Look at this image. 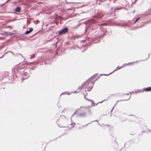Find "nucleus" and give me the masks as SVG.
Masks as SVG:
<instances>
[{"mask_svg": "<svg viewBox=\"0 0 151 151\" xmlns=\"http://www.w3.org/2000/svg\"><path fill=\"white\" fill-rule=\"evenodd\" d=\"M79 115L81 116H84L87 113L91 114V110L89 107H85L83 106L81 107L79 109Z\"/></svg>", "mask_w": 151, "mask_h": 151, "instance_id": "f257e3e1", "label": "nucleus"}, {"mask_svg": "<svg viewBox=\"0 0 151 151\" xmlns=\"http://www.w3.org/2000/svg\"><path fill=\"white\" fill-rule=\"evenodd\" d=\"M93 79V78L92 77L86 81V88L88 89V90H90L91 89L93 86V82L91 81V80Z\"/></svg>", "mask_w": 151, "mask_h": 151, "instance_id": "f03ea898", "label": "nucleus"}, {"mask_svg": "<svg viewBox=\"0 0 151 151\" xmlns=\"http://www.w3.org/2000/svg\"><path fill=\"white\" fill-rule=\"evenodd\" d=\"M68 31V29L67 28H65L61 30L59 32V34L60 35L63 34H65Z\"/></svg>", "mask_w": 151, "mask_h": 151, "instance_id": "7ed1b4c3", "label": "nucleus"}, {"mask_svg": "<svg viewBox=\"0 0 151 151\" xmlns=\"http://www.w3.org/2000/svg\"><path fill=\"white\" fill-rule=\"evenodd\" d=\"M151 91V87H149L147 88H144L142 91H139V92L142 93L144 91Z\"/></svg>", "mask_w": 151, "mask_h": 151, "instance_id": "20e7f679", "label": "nucleus"}, {"mask_svg": "<svg viewBox=\"0 0 151 151\" xmlns=\"http://www.w3.org/2000/svg\"><path fill=\"white\" fill-rule=\"evenodd\" d=\"M18 68L19 69H23L24 68L27 66L26 64L25 63H20L18 65Z\"/></svg>", "mask_w": 151, "mask_h": 151, "instance_id": "39448f33", "label": "nucleus"}, {"mask_svg": "<svg viewBox=\"0 0 151 151\" xmlns=\"http://www.w3.org/2000/svg\"><path fill=\"white\" fill-rule=\"evenodd\" d=\"M86 81L83 83L78 88V89L79 90H81L82 89H85L86 88Z\"/></svg>", "mask_w": 151, "mask_h": 151, "instance_id": "423d86ee", "label": "nucleus"}, {"mask_svg": "<svg viewBox=\"0 0 151 151\" xmlns=\"http://www.w3.org/2000/svg\"><path fill=\"white\" fill-rule=\"evenodd\" d=\"M20 9L21 8L20 7H17L15 8V11L16 12H19L20 11Z\"/></svg>", "mask_w": 151, "mask_h": 151, "instance_id": "0eeeda50", "label": "nucleus"}, {"mask_svg": "<svg viewBox=\"0 0 151 151\" xmlns=\"http://www.w3.org/2000/svg\"><path fill=\"white\" fill-rule=\"evenodd\" d=\"M33 30V29L32 28L31 29H30L29 30L26 31L25 32V34L26 35L30 33Z\"/></svg>", "mask_w": 151, "mask_h": 151, "instance_id": "6e6552de", "label": "nucleus"}, {"mask_svg": "<svg viewBox=\"0 0 151 151\" xmlns=\"http://www.w3.org/2000/svg\"><path fill=\"white\" fill-rule=\"evenodd\" d=\"M103 15L101 13H98L97 14V17L98 18H100L103 16Z\"/></svg>", "mask_w": 151, "mask_h": 151, "instance_id": "1a4fd4ad", "label": "nucleus"}, {"mask_svg": "<svg viewBox=\"0 0 151 151\" xmlns=\"http://www.w3.org/2000/svg\"><path fill=\"white\" fill-rule=\"evenodd\" d=\"M123 66H122L120 67L119 66H118L116 68V69L114 70V71H116L119 69H120Z\"/></svg>", "mask_w": 151, "mask_h": 151, "instance_id": "9d476101", "label": "nucleus"}, {"mask_svg": "<svg viewBox=\"0 0 151 151\" xmlns=\"http://www.w3.org/2000/svg\"><path fill=\"white\" fill-rule=\"evenodd\" d=\"M134 63V62H131V63H128V64H126V65H132Z\"/></svg>", "mask_w": 151, "mask_h": 151, "instance_id": "9b49d317", "label": "nucleus"}, {"mask_svg": "<svg viewBox=\"0 0 151 151\" xmlns=\"http://www.w3.org/2000/svg\"><path fill=\"white\" fill-rule=\"evenodd\" d=\"M71 125L72 126L71 127L73 128L74 127V126L75 125V123H72Z\"/></svg>", "mask_w": 151, "mask_h": 151, "instance_id": "f8f14e48", "label": "nucleus"}, {"mask_svg": "<svg viewBox=\"0 0 151 151\" xmlns=\"http://www.w3.org/2000/svg\"><path fill=\"white\" fill-rule=\"evenodd\" d=\"M139 19H140L138 17V18H137L136 19V20L135 21V22H137Z\"/></svg>", "mask_w": 151, "mask_h": 151, "instance_id": "ddd939ff", "label": "nucleus"}, {"mask_svg": "<svg viewBox=\"0 0 151 151\" xmlns=\"http://www.w3.org/2000/svg\"><path fill=\"white\" fill-rule=\"evenodd\" d=\"M35 57V55H32V56L31 57V58H30L31 59H32L33 58V57Z\"/></svg>", "mask_w": 151, "mask_h": 151, "instance_id": "4468645a", "label": "nucleus"}, {"mask_svg": "<svg viewBox=\"0 0 151 151\" xmlns=\"http://www.w3.org/2000/svg\"><path fill=\"white\" fill-rule=\"evenodd\" d=\"M89 101H91V102L92 103V106H93V101H92V100H89Z\"/></svg>", "mask_w": 151, "mask_h": 151, "instance_id": "2eb2a0df", "label": "nucleus"}]
</instances>
